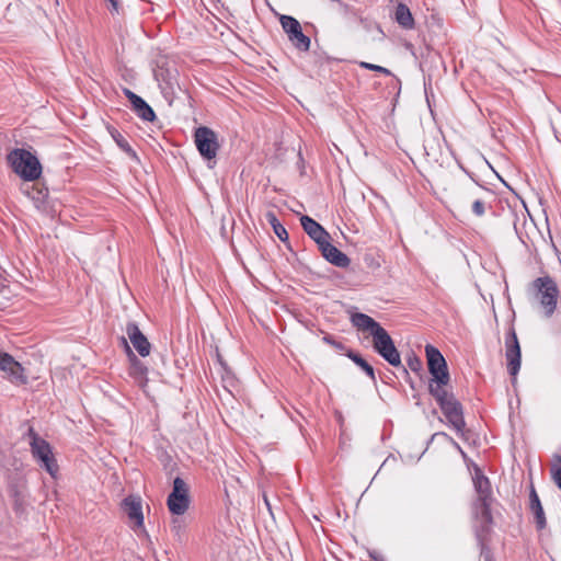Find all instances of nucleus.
Listing matches in <instances>:
<instances>
[{
  "label": "nucleus",
  "instance_id": "nucleus-6",
  "mask_svg": "<svg viewBox=\"0 0 561 561\" xmlns=\"http://www.w3.org/2000/svg\"><path fill=\"white\" fill-rule=\"evenodd\" d=\"M474 516L477 524L474 526V534L478 543L481 548V556L489 561L491 558L490 549L488 548V541L492 531L493 517L491 514V507L474 508Z\"/></svg>",
  "mask_w": 561,
  "mask_h": 561
},
{
  "label": "nucleus",
  "instance_id": "nucleus-1",
  "mask_svg": "<svg viewBox=\"0 0 561 561\" xmlns=\"http://www.w3.org/2000/svg\"><path fill=\"white\" fill-rule=\"evenodd\" d=\"M425 355L427 368L431 374L428 380V393L435 399L442 413L457 434L467 439L466 421L463 416V407L449 390L450 374L446 359L440 351L432 344H426Z\"/></svg>",
  "mask_w": 561,
  "mask_h": 561
},
{
  "label": "nucleus",
  "instance_id": "nucleus-32",
  "mask_svg": "<svg viewBox=\"0 0 561 561\" xmlns=\"http://www.w3.org/2000/svg\"><path fill=\"white\" fill-rule=\"evenodd\" d=\"M359 67H362L364 69H367V70L380 72V73H383L386 76H391L392 75V72L389 69H387L385 67H381V66H378V65H375V64L366 62V61H360L359 62Z\"/></svg>",
  "mask_w": 561,
  "mask_h": 561
},
{
  "label": "nucleus",
  "instance_id": "nucleus-3",
  "mask_svg": "<svg viewBox=\"0 0 561 561\" xmlns=\"http://www.w3.org/2000/svg\"><path fill=\"white\" fill-rule=\"evenodd\" d=\"M535 299L543 309L546 318H551L556 311L559 288L557 283L549 275L537 277L530 284Z\"/></svg>",
  "mask_w": 561,
  "mask_h": 561
},
{
  "label": "nucleus",
  "instance_id": "nucleus-8",
  "mask_svg": "<svg viewBox=\"0 0 561 561\" xmlns=\"http://www.w3.org/2000/svg\"><path fill=\"white\" fill-rule=\"evenodd\" d=\"M190 488L180 477L173 480V488L168 496L167 505L174 515H183L190 506Z\"/></svg>",
  "mask_w": 561,
  "mask_h": 561
},
{
  "label": "nucleus",
  "instance_id": "nucleus-15",
  "mask_svg": "<svg viewBox=\"0 0 561 561\" xmlns=\"http://www.w3.org/2000/svg\"><path fill=\"white\" fill-rule=\"evenodd\" d=\"M125 96L131 103L133 111L144 121L153 122L156 119V114L151 106L139 95L134 93L131 90L125 88L123 89Z\"/></svg>",
  "mask_w": 561,
  "mask_h": 561
},
{
  "label": "nucleus",
  "instance_id": "nucleus-21",
  "mask_svg": "<svg viewBox=\"0 0 561 561\" xmlns=\"http://www.w3.org/2000/svg\"><path fill=\"white\" fill-rule=\"evenodd\" d=\"M122 343L125 346V350L127 352L129 362H130V375L137 378H142L147 375L148 369L144 365V363L133 353L131 348L129 347L127 340L123 336Z\"/></svg>",
  "mask_w": 561,
  "mask_h": 561
},
{
  "label": "nucleus",
  "instance_id": "nucleus-27",
  "mask_svg": "<svg viewBox=\"0 0 561 561\" xmlns=\"http://www.w3.org/2000/svg\"><path fill=\"white\" fill-rule=\"evenodd\" d=\"M39 467L45 469L53 478L56 477L59 467L53 451L37 461Z\"/></svg>",
  "mask_w": 561,
  "mask_h": 561
},
{
  "label": "nucleus",
  "instance_id": "nucleus-5",
  "mask_svg": "<svg viewBox=\"0 0 561 561\" xmlns=\"http://www.w3.org/2000/svg\"><path fill=\"white\" fill-rule=\"evenodd\" d=\"M371 336L375 352H377L391 366L402 367L403 373L409 376L408 369L402 366L400 353L387 330L381 327Z\"/></svg>",
  "mask_w": 561,
  "mask_h": 561
},
{
  "label": "nucleus",
  "instance_id": "nucleus-23",
  "mask_svg": "<svg viewBox=\"0 0 561 561\" xmlns=\"http://www.w3.org/2000/svg\"><path fill=\"white\" fill-rule=\"evenodd\" d=\"M108 133L116 142V145L133 160L139 161L136 151L130 147L126 138L114 127H107Z\"/></svg>",
  "mask_w": 561,
  "mask_h": 561
},
{
  "label": "nucleus",
  "instance_id": "nucleus-16",
  "mask_svg": "<svg viewBox=\"0 0 561 561\" xmlns=\"http://www.w3.org/2000/svg\"><path fill=\"white\" fill-rule=\"evenodd\" d=\"M318 248L322 256L332 265L346 268L351 264V259L344 252L333 245L330 240H327L323 245Z\"/></svg>",
  "mask_w": 561,
  "mask_h": 561
},
{
  "label": "nucleus",
  "instance_id": "nucleus-31",
  "mask_svg": "<svg viewBox=\"0 0 561 561\" xmlns=\"http://www.w3.org/2000/svg\"><path fill=\"white\" fill-rule=\"evenodd\" d=\"M438 436L444 437L446 440H448L457 449V451H459V454L462 456V458L467 459V454L463 451V449L460 447V445L450 435H448L445 432H438L432 436V439H434L435 437H438Z\"/></svg>",
  "mask_w": 561,
  "mask_h": 561
},
{
  "label": "nucleus",
  "instance_id": "nucleus-37",
  "mask_svg": "<svg viewBox=\"0 0 561 561\" xmlns=\"http://www.w3.org/2000/svg\"><path fill=\"white\" fill-rule=\"evenodd\" d=\"M371 558L374 559V561H379L376 556L371 554Z\"/></svg>",
  "mask_w": 561,
  "mask_h": 561
},
{
  "label": "nucleus",
  "instance_id": "nucleus-33",
  "mask_svg": "<svg viewBox=\"0 0 561 561\" xmlns=\"http://www.w3.org/2000/svg\"><path fill=\"white\" fill-rule=\"evenodd\" d=\"M323 342L333 346L334 348L339 350V351H344L346 347L345 345L340 342V341H336L332 335L330 334H325L323 337H322Z\"/></svg>",
  "mask_w": 561,
  "mask_h": 561
},
{
  "label": "nucleus",
  "instance_id": "nucleus-35",
  "mask_svg": "<svg viewBox=\"0 0 561 561\" xmlns=\"http://www.w3.org/2000/svg\"><path fill=\"white\" fill-rule=\"evenodd\" d=\"M111 3V12L118 13L119 10V1L118 0H107Z\"/></svg>",
  "mask_w": 561,
  "mask_h": 561
},
{
  "label": "nucleus",
  "instance_id": "nucleus-11",
  "mask_svg": "<svg viewBox=\"0 0 561 561\" xmlns=\"http://www.w3.org/2000/svg\"><path fill=\"white\" fill-rule=\"evenodd\" d=\"M0 370L14 385L21 386L27 383V377L24 375V368L8 353H0Z\"/></svg>",
  "mask_w": 561,
  "mask_h": 561
},
{
  "label": "nucleus",
  "instance_id": "nucleus-26",
  "mask_svg": "<svg viewBox=\"0 0 561 561\" xmlns=\"http://www.w3.org/2000/svg\"><path fill=\"white\" fill-rule=\"evenodd\" d=\"M266 220L272 226L275 234L282 240L283 242L288 240V232L285 229V227L279 222L276 215L273 211H268L265 215Z\"/></svg>",
  "mask_w": 561,
  "mask_h": 561
},
{
  "label": "nucleus",
  "instance_id": "nucleus-9",
  "mask_svg": "<svg viewBox=\"0 0 561 561\" xmlns=\"http://www.w3.org/2000/svg\"><path fill=\"white\" fill-rule=\"evenodd\" d=\"M280 24L285 33L288 35V39L291 44L301 51H307L310 48V38L302 33L301 25L297 19L290 15H282Z\"/></svg>",
  "mask_w": 561,
  "mask_h": 561
},
{
  "label": "nucleus",
  "instance_id": "nucleus-14",
  "mask_svg": "<svg viewBox=\"0 0 561 561\" xmlns=\"http://www.w3.org/2000/svg\"><path fill=\"white\" fill-rule=\"evenodd\" d=\"M300 224L305 232L317 243L318 247L323 245L331 237L329 232L314 219L304 215L300 217Z\"/></svg>",
  "mask_w": 561,
  "mask_h": 561
},
{
  "label": "nucleus",
  "instance_id": "nucleus-17",
  "mask_svg": "<svg viewBox=\"0 0 561 561\" xmlns=\"http://www.w3.org/2000/svg\"><path fill=\"white\" fill-rule=\"evenodd\" d=\"M474 488L478 492V499L474 503V508L491 507V488L490 481L485 476H478L474 479Z\"/></svg>",
  "mask_w": 561,
  "mask_h": 561
},
{
  "label": "nucleus",
  "instance_id": "nucleus-20",
  "mask_svg": "<svg viewBox=\"0 0 561 561\" xmlns=\"http://www.w3.org/2000/svg\"><path fill=\"white\" fill-rule=\"evenodd\" d=\"M351 322L359 331H367L373 335L381 328L380 323L366 313L356 312L351 316Z\"/></svg>",
  "mask_w": 561,
  "mask_h": 561
},
{
  "label": "nucleus",
  "instance_id": "nucleus-4",
  "mask_svg": "<svg viewBox=\"0 0 561 561\" xmlns=\"http://www.w3.org/2000/svg\"><path fill=\"white\" fill-rule=\"evenodd\" d=\"M488 194H490V191L473 180V183L463 184L459 188L457 202L461 207H466L471 203L472 213L477 217H482L486 209L485 195Z\"/></svg>",
  "mask_w": 561,
  "mask_h": 561
},
{
  "label": "nucleus",
  "instance_id": "nucleus-7",
  "mask_svg": "<svg viewBox=\"0 0 561 561\" xmlns=\"http://www.w3.org/2000/svg\"><path fill=\"white\" fill-rule=\"evenodd\" d=\"M194 142L203 159L215 163L220 149L218 135L207 126H199L194 131Z\"/></svg>",
  "mask_w": 561,
  "mask_h": 561
},
{
  "label": "nucleus",
  "instance_id": "nucleus-19",
  "mask_svg": "<svg viewBox=\"0 0 561 561\" xmlns=\"http://www.w3.org/2000/svg\"><path fill=\"white\" fill-rule=\"evenodd\" d=\"M529 510L535 516L536 526L539 530L543 529L547 526V520L545 516V512L540 502V499L531 484L529 492Z\"/></svg>",
  "mask_w": 561,
  "mask_h": 561
},
{
  "label": "nucleus",
  "instance_id": "nucleus-34",
  "mask_svg": "<svg viewBox=\"0 0 561 561\" xmlns=\"http://www.w3.org/2000/svg\"><path fill=\"white\" fill-rule=\"evenodd\" d=\"M337 4H339L341 13H343L345 15L353 13L354 9L352 5L343 2L342 0H340V2H337Z\"/></svg>",
  "mask_w": 561,
  "mask_h": 561
},
{
  "label": "nucleus",
  "instance_id": "nucleus-18",
  "mask_svg": "<svg viewBox=\"0 0 561 561\" xmlns=\"http://www.w3.org/2000/svg\"><path fill=\"white\" fill-rule=\"evenodd\" d=\"M27 436L31 438L32 455L37 461L53 451L49 443L39 437L33 427L28 428Z\"/></svg>",
  "mask_w": 561,
  "mask_h": 561
},
{
  "label": "nucleus",
  "instance_id": "nucleus-28",
  "mask_svg": "<svg viewBox=\"0 0 561 561\" xmlns=\"http://www.w3.org/2000/svg\"><path fill=\"white\" fill-rule=\"evenodd\" d=\"M551 479L561 490V456L554 455L550 467Z\"/></svg>",
  "mask_w": 561,
  "mask_h": 561
},
{
  "label": "nucleus",
  "instance_id": "nucleus-12",
  "mask_svg": "<svg viewBox=\"0 0 561 561\" xmlns=\"http://www.w3.org/2000/svg\"><path fill=\"white\" fill-rule=\"evenodd\" d=\"M122 510L131 523V528L137 530L144 527V514L141 499L129 495L122 501Z\"/></svg>",
  "mask_w": 561,
  "mask_h": 561
},
{
  "label": "nucleus",
  "instance_id": "nucleus-22",
  "mask_svg": "<svg viewBox=\"0 0 561 561\" xmlns=\"http://www.w3.org/2000/svg\"><path fill=\"white\" fill-rule=\"evenodd\" d=\"M394 20L404 30H412L415 25L414 18L409 7L404 3H399L397 5L394 12Z\"/></svg>",
  "mask_w": 561,
  "mask_h": 561
},
{
  "label": "nucleus",
  "instance_id": "nucleus-30",
  "mask_svg": "<svg viewBox=\"0 0 561 561\" xmlns=\"http://www.w3.org/2000/svg\"><path fill=\"white\" fill-rule=\"evenodd\" d=\"M32 199L36 203H44L48 197V188L47 187H38L36 185L32 186V191L27 193Z\"/></svg>",
  "mask_w": 561,
  "mask_h": 561
},
{
  "label": "nucleus",
  "instance_id": "nucleus-2",
  "mask_svg": "<svg viewBox=\"0 0 561 561\" xmlns=\"http://www.w3.org/2000/svg\"><path fill=\"white\" fill-rule=\"evenodd\" d=\"M7 160L12 170L25 181H35L42 174L39 160L28 150L13 149Z\"/></svg>",
  "mask_w": 561,
  "mask_h": 561
},
{
  "label": "nucleus",
  "instance_id": "nucleus-25",
  "mask_svg": "<svg viewBox=\"0 0 561 561\" xmlns=\"http://www.w3.org/2000/svg\"><path fill=\"white\" fill-rule=\"evenodd\" d=\"M353 363H355L358 367H360L366 375L370 378L371 381H376V375L374 367L358 353L347 350L345 354Z\"/></svg>",
  "mask_w": 561,
  "mask_h": 561
},
{
  "label": "nucleus",
  "instance_id": "nucleus-36",
  "mask_svg": "<svg viewBox=\"0 0 561 561\" xmlns=\"http://www.w3.org/2000/svg\"><path fill=\"white\" fill-rule=\"evenodd\" d=\"M264 502H265L266 506L270 508V502H268L266 495H264Z\"/></svg>",
  "mask_w": 561,
  "mask_h": 561
},
{
  "label": "nucleus",
  "instance_id": "nucleus-13",
  "mask_svg": "<svg viewBox=\"0 0 561 561\" xmlns=\"http://www.w3.org/2000/svg\"><path fill=\"white\" fill-rule=\"evenodd\" d=\"M126 334L137 353L146 357L150 354L151 344L135 322H128Z\"/></svg>",
  "mask_w": 561,
  "mask_h": 561
},
{
  "label": "nucleus",
  "instance_id": "nucleus-10",
  "mask_svg": "<svg viewBox=\"0 0 561 561\" xmlns=\"http://www.w3.org/2000/svg\"><path fill=\"white\" fill-rule=\"evenodd\" d=\"M505 357L511 376L516 377L520 368V346L514 328H510L505 337Z\"/></svg>",
  "mask_w": 561,
  "mask_h": 561
},
{
  "label": "nucleus",
  "instance_id": "nucleus-24",
  "mask_svg": "<svg viewBox=\"0 0 561 561\" xmlns=\"http://www.w3.org/2000/svg\"><path fill=\"white\" fill-rule=\"evenodd\" d=\"M10 496L13 500V510L16 514H24L26 500L24 493V482H21V491L16 486L10 488Z\"/></svg>",
  "mask_w": 561,
  "mask_h": 561
},
{
  "label": "nucleus",
  "instance_id": "nucleus-29",
  "mask_svg": "<svg viewBox=\"0 0 561 561\" xmlns=\"http://www.w3.org/2000/svg\"><path fill=\"white\" fill-rule=\"evenodd\" d=\"M407 365L412 371L416 374H421L423 371V363L414 352H411L408 355Z\"/></svg>",
  "mask_w": 561,
  "mask_h": 561
}]
</instances>
